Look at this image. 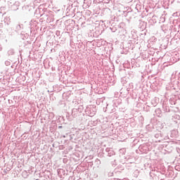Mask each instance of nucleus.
<instances>
[{
    "instance_id": "f257e3e1",
    "label": "nucleus",
    "mask_w": 180,
    "mask_h": 180,
    "mask_svg": "<svg viewBox=\"0 0 180 180\" xmlns=\"http://www.w3.org/2000/svg\"><path fill=\"white\" fill-rule=\"evenodd\" d=\"M61 127H59V129H61Z\"/></svg>"
}]
</instances>
